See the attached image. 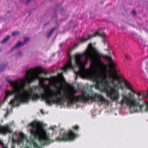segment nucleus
Returning <instances> with one entry per match:
<instances>
[{
    "instance_id": "f257e3e1",
    "label": "nucleus",
    "mask_w": 148,
    "mask_h": 148,
    "mask_svg": "<svg viewBox=\"0 0 148 148\" xmlns=\"http://www.w3.org/2000/svg\"><path fill=\"white\" fill-rule=\"evenodd\" d=\"M93 50L92 44L90 43L84 53L75 55V60L79 67V73L83 74L87 71L85 66L90 60L92 70L95 72L91 77L96 83V86L98 88L103 89L112 100L117 101L119 98L118 89L123 88L124 85L136 94L140 100L143 99V94L135 91L130 83L119 76L116 69V63L110 56L106 58L109 61V64H105L101 60L103 56L94 53Z\"/></svg>"
},
{
    "instance_id": "f03ea898",
    "label": "nucleus",
    "mask_w": 148,
    "mask_h": 148,
    "mask_svg": "<svg viewBox=\"0 0 148 148\" xmlns=\"http://www.w3.org/2000/svg\"><path fill=\"white\" fill-rule=\"evenodd\" d=\"M26 75L17 81H9L12 87L11 90H7L5 97L0 98V104H2L8 97L14 95V99L9 103L12 105L18 106L21 102H27L29 99L36 100L39 98V86L28 88V84L38 79L39 83V68H31L25 71Z\"/></svg>"
},
{
    "instance_id": "7ed1b4c3",
    "label": "nucleus",
    "mask_w": 148,
    "mask_h": 148,
    "mask_svg": "<svg viewBox=\"0 0 148 148\" xmlns=\"http://www.w3.org/2000/svg\"><path fill=\"white\" fill-rule=\"evenodd\" d=\"M44 124L39 121H36L29 124L28 128L31 133L27 138L21 132H16L12 134V148H40V145H48L51 142L52 135H57L54 131L56 126L46 130Z\"/></svg>"
},
{
    "instance_id": "20e7f679",
    "label": "nucleus",
    "mask_w": 148,
    "mask_h": 148,
    "mask_svg": "<svg viewBox=\"0 0 148 148\" xmlns=\"http://www.w3.org/2000/svg\"><path fill=\"white\" fill-rule=\"evenodd\" d=\"M97 36H100L102 37L103 39V42L105 44L107 42V36L102 31V29H100L98 31L95 32H93L92 34L88 33V32L84 33L82 35V38H77L76 40L74 41L73 45H74L75 47H76L80 42H84L87 41L89 39L92 37H95Z\"/></svg>"
},
{
    "instance_id": "39448f33",
    "label": "nucleus",
    "mask_w": 148,
    "mask_h": 148,
    "mask_svg": "<svg viewBox=\"0 0 148 148\" xmlns=\"http://www.w3.org/2000/svg\"><path fill=\"white\" fill-rule=\"evenodd\" d=\"M77 134H75L72 131L68 132L64 131V129H61L59 134L56 136V139L57 141H72L78 136Z\"/></svg>"
},
{
    "instance_id": "423d86ee",
    "label": "nucleus",
    "mask_w": 148,
    "mask_h": 148,
    "mask_svg": "<svg viewBox=\"0 0 148 148\" xmlns=\"http://www.w3.org/2000/svg\"><path fill=\"white\" fill-rule=\"evenodd\" d=\"M67 57L65 65L64 66L60 68L61 70L65 72H66L69 69L73 68V66L71 62L72 57L69 53H67Z\"/></svg>"
},
{
    "instance_id": "0eeeda50",
    "label": "nucleus",
    "mask_w": 148,
    "mask_h": 148,
    "mask_svg": "<svg viewBox=\"0 0 148 148\" xmlns=\"http://www.w3.org/2000/svg\"><path fill=\"white\" fill-rule=\"evenodd\" d=\"M12 123L7 124L6 125L1 126L0 125V133L3 134L6 133H11L12 132L10 127Z\"/></svg>"
},
{
    "instance_id": "6e6552de",
    "label": "nucleus",
    "mask_w": 148,
    "mask_h": 148,
    "mask_svg": "<svg viewBox=\"0 0 148 148\" xmlns=\"http://www.w3.org/2000/svg\"><path fill=\"white\" fill-rule=\"evenodd\" d=\"M29 40V39L28 38H24V42L23 43L20 42L17 43L15 46L12 48V50H13L15 48L22 46L23 45L27 43Z\"/></svg>"
},
{
    "instance_id": "1a4fd4ad",
    "label": "nucleus",
    "mask_w": 148,
    "mask_h": 148,
    "mask_svg": "<svg viewBox=\"0 0 148 148\" xmlns=\"http://www.w3.org/2000/svg\"><path fill=\"white\" fill-rule=\"evenodd\" d=\"M10 38V36H8L4 38V39L1 42V43L2 44H3L6 42L8 40H9Z\"/></svg>"
},
{
    "instance_id": "9d476101",
    "label": "nucleus",
    "mask_w": 148,
    "mask_h": 148,
    "mask_svg": "<svg viewBox=\"0 0 148 148\" xmlns=\"http://www.w3.org/2000/svg\"><path fill=\"white\" fill-rule=\"evenodd\" d=\"M55 29V28H53L49 32H48L47 34V37L49 38L50 36L52 34L53 32Z\"/></svg>"
},
{
    "instance_id": "9b49d317",
    "label": "nucleus",
    "mask_w": 148,
    "mask_h": 148,
    "mask_svg": "<svg viewBox=\"0 0 148 148\" xmlns=\"http://www.w3.org/2000/svg\"><path fill=\"white\" fill-rule=\"evenodd\" d=\"M6 64H2L0 66V71H2L5 68Z\"/></svg>"
},
{
    "instance_id": "f8f14e48",
    "label": "nucleus",
    "mask_w": 148,
    "mask_h": 148,
    "mask_svg": "<svg viewBox=\"0 0 148 148\" xmlns=\"http://www.w3.org/2000/svg\"><path fill=\"white\" fill-rule=\"evenodd\" d=\"M0 148H8L7 146L4 145L2 141L0 140Z\"/></svg>"
},
{
    "instance_id": "ddd939ff",
    "label": "nucleus",
    "mask_w": 148,
    "mask_h": 148,
    "mask_svg": "<svg viewBox=\"0 0 148 148\" xmlns=\"http://www.w3.org/2000/svg\"><path fill=\"white\" fill-rule=\"evenodd\" d=\"M19 33H20L18 31H16L12 33V35L13 36H15L18 35Z\"/></svg>"
},
{
    "instance_id": "4468645a",
    "label": "nucleus",
    "mask_w": 148,
    "mask_h": 148,
    "mask_svg": "<svg viewBox=\"0 0 148 148\" xmlns=\"http://www.w3.org/2000/svg\"><path fill=\"white\" fill-rule=\"evenodd\" d=\"M92 115L93 117H94L96 115V112L95 110L92 111Z\"/></svg>"
},
{
    "instance_id": "2eb2a0df",
    "label": "nucleus",
    "mask_w": 148,
    "mask_h": 148,
    "mask_svg": "<svg viewBox=\"0 0 148 148\" xmlns=\"http://www.w3.org/2000/svg\"><path fill=\"white\" fill-rule=\"evenodd\" d=\"M125 58L127 60H129V57L127 55H125Z\"/></svg>"
},
{
    "instance_id": "dca6fc26",
    "label": "nucleus",
    "mask_w": 148,
    "mask_h": 148,
    "mask_svg": "<svg viewBox=\"0 0 148 148\" xmlns=\"http://www.w3.org/2000/svg\"><path fill=\"white\" fill-rule=\"evenodd\" d=\"M21 54H22V53H21V51H19V52L18 53H17V55H18V56H20V55H21Z\"/></svg>"
},
{
    "instance_id": "f3484780",
    "label": "nucleus",
    "mask_w": 148,
    "mask_h": 148,
    "mask_svg": "<svg viewBox=\"0 0 148 148\" xmlns=\"http://www.w3.org/2000/svg\"><path fill=\"white\" fill-rule=\"evenodd\" d=\"M74 128L75 130H77L79 128V127L77 126H75L74 127Z\"/></svg>"
},
{
    "instance_id": "a211bd4d",
    "label": "nucleus",
    "mask_w": 148,
    "mask_h": 148,
    "mask_svg": "<svg viewBox=\"0 0 148 148\" xmlns=\"http://www.w3.org/2000/svg\"><path fill=\"white\" fill-rule=\"evenodd\" d=\"M132 12L134 15H135L136 14V12L135 10H132Z\"/></svg>"
},
{
    "instance_id": "6ab92c4d",
    "label": "nucleus",
    "mask_w": 148,
    "mask_h": 148,
    "mask_svg": "<svg viewBox=\"0 0 148 148\" xmlns=\"http://www.w3.org/2000/svg\"><path fill=\"white\" fill-rule=\"evenodd\" d=\"M8 109H7L6 115H7L8 114Z\"/></svg>"
},
{
    "instance_id": "aec40b11",
    "label": "nucleus",
    "mask_w": 148,
    "mask_h": 148,
    "mask_svg": "<svg viewBox=\"0 0 148 148\" xmlns=\"http://www.w3.org/2000/svg\"><path fill=\"white\" fill-rule=\"evenodd\" d=\"M40 112L42 113V114H43V110H41Z\"/></svg>"
},
{
    "instance_id": "412c9836",
    "label": "nucleus",
    "mask_w": 148,
    "mask_h": 148,
    "mask_svg": "<svg viewBox=\"0 0 148 148\" xmlns=\"http://www.w3.org/2000/svg\"><path fill=\"white\" fill-rule=\"evenodd\" d=\"M31 0H28L27 1V3L29 2Z\"/></svg>"
},
{
    "instance_id": "4be33fe9",
    "label": "nucleus",
    "mask_w": 148,
    "mask_h": 148,
    "mask_svg": "<svg viewBox=\"0 0 148 148\" xmlns=\"http://www.w3.org/2000/svg\"><path fill=\"white\" fill-rule=\"evenodd\" d=\"M63 44H61L60 45V46H62V45H63Z\"/></svg>"
},
{
    "instance_id": "5701e85b",
    "label": "nucleus",
    "mask_w": 148,
    "mask_h": 148,
    "mask_svg": "<svg viewBox=\"0 0 148 148\" xmlns=\"http://www.w3.org/2000/svg\"><path fill=\"white\" fill-rule=\"evenodd\" d=\"M108 50H109V48L108 49Z\"/></svg>"
},
{
    "instance_id": "b1692460",
    "label": "nucleus",
    "mask_w": 148,
    "mask_h": 148,
    "mask_svg": "<svg viewBox=\"0 0 148 148\" xmlns=\"http://www.w3.org/2000/svg\"><path fill=\"white\" fill-rule=\"evenodd\" d=\"M115 114V115H116V114Z\"/></svg>"
}]
</instances>
